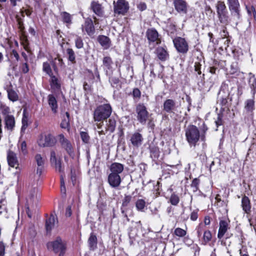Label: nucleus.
I'll use <instances>...</instances> for the list:
<instances>
[{
    "mask_svg": "<svg viewBox=\"0 0 256 256\" xmlns=\"http://www.w3.org/2000/svg\"><path fill=\"white\" fill-rule=\"evenodd\" d=\"M19 150L20 152H22L24 155H26L28 153L26 144V142L24 141L20 144Z\"/></svg>",
    "mask_w": 256,
    "mask_h": 256,
    "instance_id": "obj_50",
    "label": "nucleus"
},
{
    "mask_svg": "<svg viewBox=\"0 0 256 256\" xmlns=\"http://www.w3.org/2000/svg\"><path fill=\"white\" fill-rule=\"evenodd\" d=\"M103 64L107 68L110 69L112 64V58L110 56H105L103 58Z\"/></svg>",
    "mask_w": 256,
    "mask_h": 256,
    "instance_id": "obj_42",
    "label": "nucleus"
},
{
    "mask_svg": "<svg viewBox=\"0 0 256 256\" xmlns=\"http://www.w3.org/2000/svg\"><path fill=\"white\" fill-rule=\"evenodd\" d=\"M76 176H77V172H76V171L74 170L71 168L70 178H71V180L74 184V182H76Z\"/></svg>",
    "mask_w": 256,
    "mask_h": 256,
    "instance_id": "obj_55",
    "label": "nucleus"
},
{
    "mask_svg": "<svg viewBox=\"0 0 256 256\" xmlns=\"http://www.w3.org/2000/svg\"><path fill=\"white\" fill-rule=\"evenodd\" d=\"M48 248L52 250L55 253H60L58 256H63L66 249V244L62 240L58 237L54 241L47 244Z\"/></svg>",
    "mask_w": 256,
    "mask_h": 256,
    "instance_id": "obj_5",
    "label": "nucleus"
},
{
    "mask_svg": "<svg viewBox=\"0 0 256 256\" xmlns=\"http://www.w3.org/2000/svg\"><path fill=\"white\" fill-rule=\"evenodd\" d=\"M57 219L54 218L53 215H51L48 218L46 222V228L47 232H50L54 226Z\"/></svg>",
    "mask_w": 256,
    "mask_h": 256,
    "instance_id": "obj_32",
    "label": "nucleus"
},
{
    "mask_svg": "<svg viewBox=\"0 0 256 256\" xmlns=\"http://www.w3.org/2000/svg\"><path fill=\"white\" fill-rule=\"evenodd\" d=\"M250 76L249 80L250 86L252 93V96H254L256 93V78L252 73H250Z\"/></svg>",
    "mask_w": 256,
    "mask_h": 256,
    "instance_id": "obj_35",
    "label": "nucleus"
},
{
    "mask_svg": "<svg viewBox=\"0 0 256 256\" xmlns=\"http://www.w3.org/2000/svg\"><path fill=\"white\" fill-rule=\"evenodd\" d=\"M72 214V208L70 206H68L66 208V216L70 217Z\"/></svg>",
    "mask_w": 256,
    "mask_h": 256,
    "instance_id": "obj_64",
    "label": "nucleus"
},
{
    "mask_svg": "<svg viewBox=\"0 0 256 256\" xmlns=\"http://www.w3.org/2000/svg\"><path fill=\"white\" fill-rule=\"evenodd\" d=\"M52 68L56 72H58V68L64 69L65 67L62 59L60 56L54 58L52 62Z\"/></svg>",
    "mask_w": 256,
    "mask_h": 256,
    "instance_id": "obj_24",
    "label": "nucleus"
},
{
    "mask_svg": "<svg viewBox=\"0 0 256 256\" xmlns=\"http://www.w3.org/2000/svg\"><path fill=\"white\" fill-rule=\"evenodd\" d=\"M34 160L38 166H44L45 160L40 154H37L34 156Z\"/></svg>",
    "mask_w": 256,
    "mask_h": 256,
    "instance_id": "obj_41",
    "label": "nucleus"
},
{
    "mask_svg": "<svg viewBox=\"0 0 256 256\" xmlns=\"http://www.w3.org/2000/svg\"><path fill=\"white\" fill-rule=\"evenodd\" d=\"M98 41L104 50L108 49L111 46V40L110 38L104 35L99 36L98 37Z\"/></svg>",
    "mask_w": 256,
    "mask_h": 256,
    "instance_id": "obj_23",
    "label": "nucleus"
},
{
    "mask_svg": "<svg viewBox=\"0 0 256 256\" xmlns=\"http://www.w3.org/2000/svg\"><path fill=\"white\" fill-rule=\"evenodd\" d=\"M42 70L50 76L53 75L50 64L48 62H44L43 63Z\"/></svg>",
    "mask_w": 256,
    "mask_h": 256,
    "instance_id": "obj_39",
    "label": "nucleus"
},
{
    "mask_svg": "<svg viewBox=\"0 0 256 256\" xmlns=\"http://www.w3.org/2000/svg\"><path fill=\"white\" fill-rule=\"evenodd\" d=\"M20 70L24 74H26L29 71V67L28 64V61L22 62L20 66Z\"/></svg>",
    "mask_w": 256,
    "mask_h": 256,
    "instance_id": "obj_44",
    "label": "nucleus"
},
{
    "mask_svg": "<svg viewBox=\"0 0 256 256\" xmlns=\"http://www.w3.org/2000/svg\"><path fill=\"white\" fill-rule=\"evenodd\" d=\"M7 160L10 166L17 168L18 163L16 155L15 153L12 151H9L8 153Z\"/></svg>",
    "mask_w": 256,
    "mask_h": 256,
    "instance_id": "obj_22",
    "label": "nucleus"
},
{
    "mask_svg": "<svg viewBox=\"0 0 256 256\" xmlns=\"http://www.w3.org/2000/svg\"><path fill=\"white\" fill-rule=\"evenodd\" d=\"M155 53L158 58L162 61L166 60L169 56V54L166 50L162 47L159 46L156 50Z\"/></svg>",
    "mask_w": 256,
    "mask_h": 256,
    "instance_id": "obj_19",
    "label": "nucleus"
},
{
    "mask_svg": "<svg viewBox=\"0 0 256 256\" xmlns=\"http://www.w3.org/2000/svg\"><path fill=\"white\" fill-rule=\"evenodd\" d=\"M48 101L52 112L54 114L57 113L58 105L56 98L52 94H49L48 96Z\"/></svg>",
    "mask_w": 256,
    "mask_h": 256,
    "instance_id": "obj_25",
    "label": "nucleus"
},
{
    "mask_svg": "<svg viewBox=\"0 0 256 256\" xmlns=\"http://www.w3.org/2000/svg\"><path fill=\"white\" fill-rule=\"evenodd\" d=\"M201 64L199 62H195L194 64V70L197 72L198 74H201L200 71Z\"/></svg>",
    "mask_w": 256,
    "mask_h": 256,
    "instance_id": "obj_61",
    "label": "nucleus"
},
{
    "mask_svg": "<svg viewBox=\"0 0 256 256\" xmlns=\"http://www.w3.org/2000/svg\"><path fill=\"white\" fill-rule=\"evenodd\" d=\"M146 37L148 40L151 42H156L157 44L160 42L158 38V34L154 28L148 29L146 32Z\"/></svg>",
    "mask_w": 256,
    "mask_h": 256,
    "instance_id": "obj_17",
    "label": "nucleus"
},
{
    "mask_svg": "<svg viewBox=\"0 0 256 256\" xmlns=\"http://www.w3.org/2000/svg\"><path fill=\"white\" fill-rule=\"evenodd\" d=\"M220 36L222 38H227L228 36V32H227L226 28L224 27L220 33Z\"/></svg>",
    "mask_w": 256,
    "mask_h": 256,
    "instance_id": "obj_63",
    "label": "nucleus"
},
{
    "mask_svg": "<svg viewBox=\"0 0 256 256\" xmlns=\"http://www.w3.org/2000/svg\"><path fill=\"white\" fill-rule=\"evenodd\" d=\"M74 42L76 48L80 49L83 48L84 42L82 38L80 36H76Z\"/></svg>",
    "mask_w": 256,
    "mask_h": 256,
    "instance_id": "obj_46",
    "label": "nucleus"
},
{
    "mask_svg": "<svg viewBox=\"0 0 256 256\" xmlns=\"http://www.w3.org/2000/svg\"><path fill=\"white\" fill-rule=\"evenodd\" d=\"M131 200V196H125L123 202H122V206H126L130 202Z\"/></svg>",
    "mask_w": 256,
    "mask_h": 256,
    "instance_id": "obj_62",
    "label": "nucleus"
},
{
    "mask_svg": "<svg viewBox=\"0 0 256 256\" xmlns=\"http://www.w3.org/2000/svg\"><path fill=\"white\" fill-rule=\"evenodd\" d=\"M5 128L8 130L12 131L15 126V119L13 115L4 117Z\"/></svg>",
    "mask_w": 256,
    "mask_h": 256,
    "instance_id": "obj_18",
    "label": "nucleus"
},
{
    "mask_svg": "<svg viewBox=\"0 0 256 256\" xmlns=\"http://www.w3.org/2000/svg\"><path fill=\"white\" fill-rule=\"evenodd\" d=\"M114 12L118 14L124 15L129 10V4L126 0H117L114 3Z\"/></svg>",
    "mask_w": 256,
    "mask_h": 256,
    "instance_id": "obj_6",
    "label": "nucleus"
},
{
    "mask_svg": "<svg viewBox=\"0 0 256 256\" xmlns=\"http://www.w3.org/2000/svg\"><path fill=\"white\" fill-rule=\"evenodd\" d=\"M60 16L62 18V22L66 24V26L70 25L72 23V16L68 12H64L60 13Z\"/></svg>",
    "mask_w": 256,
    "mask_h": 256,
    "instance_id": "obj_36",
    "label": "nucleus"
},
{
    "mask_svg": "<svg viewBox=\"0 0 256 256\" xmlns=\"http://www.w3.org/2000/svg\"><path fill=\"white\" fill-rule=\"evenodd\" d=\"M110 82L112 86L114 88H116L120 83L119 79L116 77H112L110 78Z\"/></svg>",
    "mask_w": 256,
    "mask_h": 256,
    "instance_id": "obj_53",
    "label": "nucleus"
},
{
    "mask_svg": "<svg viewBox=\"0 0 256 256\" xmlns=\"http://www.w3.org/2000/svg\"><path fill=\"white\" fill-rule=\"evenodd\" d=\"M58 137L61 147L66 151L69 156H73L74 148L71 142L63 134H58Z\"/></svg>",
    "mask_w": 256,
    "mask_h": 256,
    "instance_id": "obj_8",
    "label": "nucleus"
},
{
    "mask_svg": "<svg viewBox=\"0 0 256 256\" xmlns=\"http://www.w3.org/2000/svg\"><path fill=\"white\" fill-rule=\"evenodd\" d=\"M132 94L134 97L139 98L140 96V92L138 88H134L132 92Z\"/></svg>",
    "mask_w": 256,
    "mask_h": 256,
    "instance_id": "obj_60",
    "label": "nucleus"
},
{
    "mask_svg": "<svg viewBox=\"0 0 256 256\" xmlns=\"http://www.w3.org/2000/svg\"><path fill=\"white\" fill-rule=\"evenodd\" d=\"M91 8L98 16H102L104 15V10L102 5L96 2H92L91 4Z\"/></svg>",
    "mask_w": 256,
    "mask_h": 256,
    "instance_id": "obj_26",
    "label": "nucleus"
},
{
    "mask_svg": "<svg viewBox=\"0 0 256 256\" xmlns=\"http://www.w3.org/2000/svg\"><path fill=\"white\" fill-rule=\"evenodd\" d=\"M173 5L178 14H186L188 13V4L186 0H173Z\"/></svg>",
    "mask_w": 256,
    "mask_h": 256,
    "instance_id": "obj_11",
    "label": "nucleus"
},
{
    "mask_svg": "<svg viewBox=\"0 0 256 256\" xmlns=\"http://www.w3.org/2000/svg\"><path fill=\"white\" fill-rule=\"evenodd\" d=\"M88 244L90 250H94L97 248V238L95 235L90 234L88 240Z\"/></svg>",
    "mask_w": 256,
    "mask_h": 256,
    "instance_id": "obj_33",
    "label": "nucleus"
},
{
    "mask_svg": "<svg viewBox=\"0 0 256 256\" xmlns=\"http://www.w3.org/2000/svg\"><path fill=\"white\" fill-rule=\"evenodd\" d=\"M50 85L51 88L54 90H60L61 88V83L60 80L54 75L50 76Z\"/></svg>",
    "mask_w": 256,
    "mask_h": 256,
    "instance_id": "obj_27",
    "label": "nucleus"
},
{
    "mask_svg": "<svg viewBox=\"0 0 256 256\" xmlns=\"http://www.w3.org/2000/svg\"><path fill=\"white\" fill-rule=\"evenodd\" d=\"M5 244L2 242H0V256H4L5 254Z\"/></svg>",
    "mask_w": 256,
    "mask_h": 256,
    "instance_id": "obj_57",
    "label": "nucleus"
},
{
    "mask_svg": "<svg viewBox=\"0 0 256 256\" xmlns=\"http://www.w3.org/2000/svg\"><path fill=\"white\" fill-rule=\"evenodd\" d=\"M212 238L211 232L210 230H204L203 234L202 244L206 245Z\"/></svg>",
    "mask_w": 256,
    "mask_h": 256,
    "instance_id": "obj_37",
    "label": "nucleus"
},
{
    "mask_svg": "<svg viewBox=\"0 0 256 256\" xmlns=\"http://www.w3.org/2000/svg\"><path fill=\"white\" fill-rule=\"evenodd\" d=\"M69 121L68 119H64L60 124V127L65 129L68 128L70 125Z\"/></svg>",
    "mask_w": 256,
    "mask_h": 256,
    "instance_id": "obj_56",
    "label": "nucleus"
},
{
    "mask_svg": "<svg viewBox=\"0 0 256 256\" xmlns=\"http://www.w3.org/2000/svg\"><path fill=\"white\" fill-rule=\"evenodd\" d=\"M137 119L142 124H144L149 117V113L144 104H138L136 107Z\"/></svg>",
    "mask_w": 256,
    "mask_h": 256,
    "instance_id": "obj_7",
    "label": "nucleus"
},
{
    "mask_svg": "<svg viewBox=\"0 0 256 256\" xmlns=\"http://www.w3.org/2000/svg\"><path fill=\"white\" fill-rule=\"evenodd\" d=\"M228 228V223L225 220H220V228L218 234V237L221 239L227 231Z\"/></svg>",
    "mask_w": 256,
    "mask_h": 256,
    "instance_id": "obj_30",
    "label": "nucleus"
},
{
    "mask_svg": "<svg viewBox=\"0 0 256 256\" xmlns=\"http://www.w3.org/2000/svg\"><path fill=\"white\" fill-rule=\"evenodd\" d=\"M176 108V101L172 99L166 100L163 104V110L168 113L174 112Z\"/></svg>",
    "mask_w": 256,
    "mask_h": 256,
    "instance_id": "obj_13",
    "label": "nucleus"
},
{
    "mask_svg": "<svg viewBox=\"0 0 256 256\" xmlns=\"http://www.w3.org/2000/svg\"><path fill=\"white\" fill-rule=\"evenodd\" d=\"M176 22L172 18L168 20V22L166 26V31L168 34L170 36L172 37L174 36L176 34L177 29L176 28Z\"/></svg>",
    "mask_w": 256,
    "mask_h": 256,
    "instance_id": "obj_16",
    "label": "nucleus"
},
{
    "mask_svg": "<svg viewBox=\"0 0 256 256\" xmlns=\"http://www.w3.org/2000/svg\"><path fill=\"white\" fill-rule=\"evenodd\" d=\"M81 138L82 142L86 144H88L90 140V136L86 132H82L80 133Z\"/></svg>",
    "mask_w": 256,
    "mask_h": 256,
    "instance_id": "obj_49",
    "label": "nucleus"
},
{
    "mask_svg": "<svg viewBox=\"0 0 256 256\" xmlns=\"http://www.w3.org/2000/svg\"><path fill=\"white\" fill-rule=\"evenodd\" d=\"M238 70V64L236 62H232L230 66V72L231 74H234L236 73Z\"/></svg>",
    "mask_w": 256,
    "mask_h": 256,
    "instance_id": "obj_52",
    "label": "nucleus"
},
{
    "mask_svg": "<svg viewBox=\"0 0 256 256\" xmlns=\"http://www.w3.org/2000/svg\"><path fill=\"white\" fill-rule=\"evenodd\" d=\"M50 162L54 166L56 169L60 172L62 171V160L56 155V150L51 149L50 150Z\"/></svg>",
    "mask_w": 256,
    "mask_h": 256,
    "instance_id": "obj_12",
    "label": "nucleus"
},
{
    "mask_svg": "<svg viewBox=\"0 0 256 256\" xmlns=\"http://www.w3.org/2000/svg\"><path fill=\"white\" fill-rule=\"evenodd\" d=\"M174 47L179 52L183 54L186 53L188 50V46L184 38L177 37L173 40Z\"/></svg>",
    "mask_w": 256,
    "mask_h": 256,
    "instance_id": "obj_9",
    "label": "nucleus"
},
{
    "mask_svg": "<svg viewBox=\"0 0 256 256\" xmlns=\"http://www.w3.org/2000/svg\"><path fill=\"white\" fill-rule=\"evenodd\" d=\"M17 21L18 26V28L22 32H23L24 27V24L22 20L20 18H18Z\"/></svg>",
    "mask_w": 256,
    "mask_h": 256,
    "instance_id": "obj_59",
    "label": "nucleus"
},
{
    "mask_svg": "<svg viewBox=\"0 0 256 256\" xmlns=\"http://www.w3.org/2000/svg\"><path fill=\"white\" fill-rule=\"evenodd\" d=\"M216 8L220 24L224 26L228 25L230 22V18L224 2L218 1L216 4Z\"/></svg>",
    "mask_w": 256,
    "mask_h": 256,
    "instance_id": "obj_2",
    "label": "nucleus"
},
{
    "mask_svg": "<svg viewBox=\"0 0 256 256\" xmlns=\"http://www.w3.org/2000/svg\"><path fill=\"white\" fill-rule=\"evenodd\" d=\"M0 108L2 114L4 116V117L6 116H7L11 115L10 114V108L8 106L4 104H1L0 106Z\"/></svg>",
    "mask_w": 256,
    "mask_h": 256,
    "instance_id": "obj_40",
    "label": "nucleus"
},
{
    "mask_svg": "<svg viewBox=\"0 0 256 256\" xmlns=\"http://www.w3.org/2000/svg\"><path fill=\"white\" fill-rule=\"evenodd\" d=\"M205 230V226L202 224H200L198 227L196 228V232L198 234V236L200 237L202 234V232H204V231Z\"/></svg>",
    "mask_w": 256,
    "mask_h": 256,
    "instance_id": "obj_51",
    "label": "nucleus"
},
{
    "mask_svg": "<svg viewBox=\"0 0 256 256\" xmlns=\"http://www.w3.org/2000/svg\"><path fill=\"white\" fill-rule=\"evenodd\" d=\"M130 140L134 146L138 147L142 144L143 138L140 133L134 132L132 135Z\"/></svg>",
    "mask_w": 256,
    "mask_h": 256,
    "instance_id": "obj_21",
    "label": "nucleus"
},
{
    "mask_svg": "<svg viewBox=\"0 0 256 256\" xmlns=\"http://www.w3.org/2000/svg\"><path fill=\"white\" fill-rule=\"evenodd\" d=\"M106 132H113L116 126V120L114 118L111 117L106 121Z\"/></svg>",
    "mask_w": 256,
    "mask_h": 256,
    "instance_id": "obj_28",
    "label": "nucleus"
},
{
    "mask_svg": "<svg viewBox=\"0 0 256 256\" xmlns=\"http://www.w3.org/2000/svg\"><path fill=\"white\" fill-rule=\"evenodd\" d=\"M248 13L250 16H253L254 19L256 18V12L254 8L252 6H246Z\"/></svg>",
    "mask_w": 256,
    "mask_h": 256,
    "instance_id": "obj_48",
    "label": "nucleus"
},
{
    "mask_svg": "<svg viewBox=\"0 0 256 256\" xmlns=\"http://www.w3.org/2000/svg\"><path fill=\"white\" fill-rule=\"evenodd\" d=\"M112 108L109 104L98 106L94 110L93 116L95 122H101L106 120L112 114Z\"/></svg>",
    "mask_w": 256,
    "mask_h": 256,
    "instance_id": "obj_1",
    "label": "nucleus"
},
{
    "mask_svg": "<svg viewBox=\"0 0 256 256\" xmlns=\"http://www.w3.org/2000/svg\"><path fill=\"white\" fill-rule=\"evenodd\" d=\"M174 234L178 237H182L186 235V232L181 228H178L175 229Z\"/></svg>",
    "mask_w": 256,
    "mask_h": 256,
    "instance_id": "obj_47",
    "label": "nucleus"
},
{
    "mask_svg": "<svg viewBox=\"0 0 256 256\" xmlns=\"http://www.w3.org/2000/svg\"><path fill=\"white\" fill-rule=\"evenodd\" d=\"M229 10L232 15L236 20L240 18V4L238 0H228Z\"/></svg>",
    "mask_w": 256,
    "mask_h": 256,
    "instance_id": "obj_10",
    "label": "nucleus"
},
{
    "mask_svg": "<svg viewBox=\"0 0 256 256\" xmlns=\"http://www.w3.org/2000/svg\"><path fill=\"white\" fill-rule=\"evenodd\" d=\"M10 86L9 87L6 88L8 92V98L10 100L13 102H16L18 99V96L16 92L10 88Z\"/></svg>",
    "mask_w": 256,
    "mask_h": 256,
    "instance_id": "obj_34",
    "label": "nucleus"
},
{
    "mask_svg": "<svg viewBox=\"0 0 256 256\" xmlns=\"http://www.w3.org/2000/svg\"><path fill=\"white\" fill-rule=\"evenodd\" d=\"M169 201L172 204L176 206L179 202L180 198L177 194L173 193L171 194Z\"/></svg>",
    "mask_w": 256,
    "mask_h": 256,
    "instance_id": "obj_43",
    "label": "nucleus"
},
{
    "mask_svg": "<svg viewBox=\"0 0 256 256\" xmlns=\"http://www.w3.org/2000/svg\"><path fill=\"white\" fill-rule=\"evenodd\" d=\"M145 206V202L142 200H138L136 202V207L139 210H142Z\"/></svg>",
    "mask_w": 256,
    "mask_h": 256,
    "instance_id": "obj_54",
    "label": "nucleus"
},
{
    "mask_svg": "<svg viewBox=\"0 0 256 256\" xmlns=\"http://www.w3.org/2000/svg\"><path fill=\"white\" fill-rule=\"evenodd\" d=\"M56 143V136L51 133L41 134L38 140V145L42 148L53 147Z\"/></svg>",
    "mask_w": 256,
    "mask_h": 256,
    "instance_id": "obj_4",
    "label": "nucleus"
},
{
    "mask_svg": "<svg viewBox=\"0 0 256 256\" xmlns=\"http://www.w3.org/2000/svg\"><path fill=\"white\" fill-rule=\"evenodd\" d=\"M200 182V180L198 178H195L193 180L191 184V187L192 188V190L194 192H196L198 190V185Z\"/></svg>",
    "mask_w": 256,
    "mask_h": 256,
    "instance_id": "obj_45",
    "label": "nucleus"
},
{
    "mask_svg": "<svg viewBox=\"0 0 256 256\" xmlns=\"http://www.w3.org/2000/svg\"><path fill=\"white\" fill-rule=\"evenodd\" d=\"M254 103V96H252V98L248 99L244 102V111L248 115L251 116H253L254 110L255 109Z\"/></svg>",
    "mask_w": 256,
    "mask_h": 256,
    "instance_id": "obj_14",
    "label": "nucleus"
},
{
    "mask_svg": "<svg viewBox=\"0 0 256 256\" xmlns=\"http://www.w3.org/2000/svg\"><path fill=\"white\" fill-rule=\"evenodd\" d=\"M82 30L83 32L85 30L90 36L94 34L95 29L92 19L88 18L86 20L84 24L82 26Z\"/></svg>",
    "mask_w": 256,
    "mask_h": 256,
    "instance_id": "obj_15",
    "label": "nucleus"
},
{
    "mask_svg": "<svg viewBox=\"0 0 256 256\" xmlns=\"http://www.w3.org/2000/svg\"><path fill=\"white\" fill-rule=\"evenodd\" d=\"M108 181L112 186H118L121 182L120 174L110 173L108 177Z\"/></svg>",
    "mask_w": 256,
    "mask_h": 256,
    "instance_id": "obj_20",
    "label": "nucleus"
},
{
    "mask_svg": "<svg viewBox=\"0 0 256 256\" xmlns=\"http://www.w3.org/2000/svg\"><path fill=\"white\" fill-rule=\"evenodd\" d=\"M138 8L140 11L144 10L146 9V4L144 2H140L137 6Z\"/></svg>",
    "mask_w": 256,
    "mask_h": 256,
    "instance_id": "obj_58",
    "label": "nucleus"
},
{
    "mask_svg": "<svg viewBox=\"0 0 256 256\" xmlns=\"http://www.w3.org/2000/svg\"><path fill=\"white\" fill-rule=\"evenodd\" d=\"M110 173L120 174L124 170V166L118 162L112 163L110 168Z\"/></svg>",
    "mask_w": 256,
    "mask_h": 256,
    "instance_id": "obj_29",
    "label": "nucleus"
},
{
    "mask_svg": "<svg viewBox=\"0 0 256 256\" xmlns=\"http://www.w3.org/2000/svg\"><path fill=\"white\" fill-rule=\"evenodd\" d=\"M66 53L68 56V60L72 63L76 62V56L74 51L72 48H68L66 50Z\"/></svg>",
    "mask_w": 256,
    "mask_h": 256,
    "instance_id": "obj_38",
    "label": "nucleus"
},
{
    "mask_svg": "<svg viewBox=\"0 0 256 256\" xmlns=\"http://www.w3.org/2000/svg\"><path fill=\"white\" fill-rule=\"evenodd\" d=\"M242 206L243 210L246 214H250L251 212V204L248 197L244 196L242 200Z\"/></svg>",
    "mask_w": 256,
    "mask_h": 256,
    "instance_id": "obj_31",
    "label": "nucleus"
},
{
    "mask_svg": "<svg viewBox=\"0 0 256 256\" xmlns=\"http://www.w3.org/2000/svg\"><path fill=\"white\" fill-rule=\"evenodd\" d=\"M185 136L190 146H196L200 138L199 130L194 125H190L185 130Z\"/></svg>",
    "mask_w": 256,
    "mask_h": 256,
    "instance_id": "obj_3",
    "label": "nucleus"
}]
</instances>
